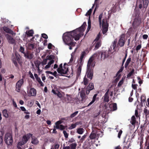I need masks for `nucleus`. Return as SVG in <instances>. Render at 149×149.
I'll use <instances>...</instances> for the list:
<instances>
[{
    "label": "nucleus",
    "mask_w": 149,
    "mask_h": 149,
    "mask_svg": "<svg viewBox=\"0 0 149 149\" xmlns=\"http://www.w3.org/2000/svg\"><path fill=\"white\" fill-rule=\"evenodd\" d=\"M22 146V145H20L19 144L17 143V147L18 148V149H22L21 147Z\"/></svg>",
    "instance_id": "obj_61"
},
{
    "label": "nucleus",
    "mask_w": 149,
    "mask_h": 149,
    "mask_svg": "<svg viewBox=\"0 0 149 149\" xmlns=\"http://www.w3.org/2000/svg\"><path fill=\"white\" fill-rule=\"evenodd\" d=\"M123 79L122 78L121 80H120L119 82L118 83V86H121L123 83Z\"/></svg>",
    "instance_id": "obj_46"
},
{
    "label": "nucleus",
    "mask_w": 149,
    "mask_h": 149,
    "mask_svg": "<svg viewBox=\"0 0 149 149\" xmlns=\"http://www.w3.org/2000/svg\"><path fill=\"white\" fill-rule=\"evenodd\" d=\"M36 67L38 68V72L40 73L41 72V71L40 69L39 66L40 65L41 63L39 61H36L34 63Z\"/></svg>",
    "instance_id": "obj_19"
},
{
    "label": "nucleus",
    "mask_w": 149,
    "mask_h": 149,
    "mask_svg": "<svg viewBox=\"0 0 149 149\" xmlns=\"http://www.w3.org/2000/svg\"><path fill=\"white\" fill-rule=\"evenodd\" d=\"M78 113V111H76L71 115L70 117L72 118L74 117Z\"/></svg>",
    "instance_id": "obj_40"
},
{
    "label": "nucleus",
    "mask_w": 149,
    "mask_h": 149,
    "mask_svg": "<svg viewBox=\"0 0 149 149\" xmlns=\"http://www.w3.org/2000/svg\"><path fill=\"white\" fill-rule=\"evenodd\" d=\"M84 131V129L83 128H79L77 129V132L80 134H83Z\"/></svg>",
    "instance_id": "obj_23"
},
{
    "label": "nucleus",
    "mask_w": 149,
    "mask_h": 149,
    "mask_svg": "<svg viewBox=\"0 0 149 149\" xmlns=\"http://www.w3.org/2000/svg\"><path fill=\"white\" fill-rule=\"evenodd\" d=\"M42 36L43 38L45 39H47L48 38V36L45 33H43L42 34Z\"/></svg>",
    "instance_id": "obj_54"
},
{
    "label": "nucleus",
    "mask_w": 149,
    "mask_h": 149,
    "mask_svg": "<svg viewBox=\"0 0 149 149\" xmlns=\"http://www.w3.org/2000/svg\"><path fill=\"white\" fill-rule=\"evenodd\" d=\"M136 118L134 116H133L131 118L130 123L132 125H134L136 123Z\"/></svg>",
    "instance_id": "obj_25"
},
{
    "label": "nucleus",
    "mask_w": 149,
    "mask_h": 149,
    "mask_svg": "<svg viewBox=\"0 0 149 149\" xmlns=\"http://www.w3.org/2000/svg\"><path fill=\"white\" fill-rule=\"evenodd\" d=\"M39 141L34 136L32 137L31 143L34 145H36L38 143Z\"/></svg>",
    "instance_id": "obj_16"
},
{
    "label": "nucleus",
    "mask_w": 149,
    "mask_h": 149,
    "mask_svg": "<svg viewBox=\"0 0 149 149\" xmlns=\"http://www.w3.org/2000/svg\"><path fill=\"white\" fill-rule=\"evenodd\" d=\"M77 144L76 142L72 143L70 145V149H76Z\"/></svg>",
    "instance_id": "obj_24"
},
{
    "label": "nucleus",
    "mask_w": 149,
    "mask_h": 149,
    "mask_svg": "<svg viewBox=\"0 0 149 149\" xmlns=\"http://www.w3.org/2000/svg\"><path fill=\"white\" fill-rule=\"evenodd\" d=\"M99 20L100 26H102V32L104 34L108 29V24L107 19L103 17L102 14H101L99 17Z\"/></svg>",
    "instance_id": "obj_4"
},
{
    "label": "nucleus",
    "mask_w": 149,
    "mask_h": 149,
    "mask_svg": "<svg viewBox=\"0 0 149 149\" xmlns=\"http://www.w3.org/2000/svg\"><path fill=\"white\" fill-rule=\"evenodd\" d=\"M122 133V131L121 130H120V131L118 133V137L120 138V136Z\"/></svg>",
    "instance_id": "obj_57"
},
{
    "label": "nucleus",
    "mask_w": 149,
    "mask_h": 149,
    "mask_svg": "<svg viewBox=\"0 0 149 149\" xmlns=\"http://www.w3.org/2000/svg\"><path fill=\"white\" fill-rule=\"evenodd\" d=\"M23 79H22L19 80L16 83V90L17 92H20L21 87L23 84Z\"/></svg>",
    "instance_id": "obj_8"
},
{
    "label": "nucleus",
    "mask_w": 149,
    "mask_h": 149,
    "mask_svg": "<svg viewBox=\"0 0 149 149\" xmlns=\"http://www.w3.org/2000/svg\"><path fill=\"white\" fill-rule=\"evenodd\" d=\"M81 66H80L78 67V68L77 69V74H78V75H79L80 74V73L81 72Z\"/></svg>",
    "instance_id": "obj_41"
},
{
    "label": "nucleus",
    "mask_w": 149,
    "mask_h": 149,
    "mask_svg": "<svg viewBox=\"0 0 149 149\" xmlns=\"http://www.w3.org/2000/svg\"><path fill=\"white\" fill-rule=\"evenodd\" d=\"M31 136L32 134L30 133H29L24 135L22 137L21 141L18 143L20 145H23L27 142Z\"/></svg>",
    "instance_id": "obj_6"
},
{
    "label": "nucleus",
    "mask_w": 149,
    "mask_h": 149,
    "mask_svg": "<svg viewBox=\"0 0 149 149\" xmlns=\"http://www.w3.org/2000/svg\"><path fill=\"white\" fill-rule=\"evenodd\" d=\"M54 56L52 55L47 56L46 59H44L42 63L43 66L42 68L45 70L48 69L51 65L54 63Z\"/></svg>",
    "instance_id": "obj_3"
},
{
    "label": "nucleus",
    "mask_w": 149,
    "mask_h": 149,
    "mask_svg": "<svg viewBox=\"0 0 149 149\" xmlns=\"http://www.w3.org/2000/svg\"><path fill=\"white\" fill-rule=\"evenodd\" d=\"M66 95L67 96V99L68 100V101H70L71 99V96L70 95Z\"/></svg>",
    "instance_id": "obj_53"
},
{
    "label": "nucleus",
    "mask_w": 149,
    "mask_h": 149,
    "mask_svg": "<svg viewBox=\"0 0 149 149\" xmlns=\"http://www.w3.org/2000/svg\"><path fill=\"white\" fill-rule=\"evenodd\" d=\"M62 123V121L61 120H59L56 122L55 123V127L56 129H58L59 126L60 125V124Z\"/></svg>",
    "instance_id": "obj_27"
},
{
    "label": "nucleus",
    "mask_w": 149,
    "mask_h": 149,
    "mask_svg": "<svg viewBox=\"0 0 149 149\" xmlns=\"http://www.w3.org/2000/svg\"><path fill=\"white\" fill-rule=\"evenodd\" d=\"M58 72L61 74H66L68 71V65L66 63H64L63 67H62V64H60L59 67L57 70Z\"/></svg>",
    "instance_id": "obj_5"
},
{
    "label": "nucleus",
    "mask_w": 149,
    "mask_h": 149,
    "mask_svg": "<svg viewBox=\"0 0 149 149\" xmlns=\"http://www.w3.org/2000/svg\"><path fill=\"white\" fill-rule=\"evenodd\" d=\"M125 37L124 34H122L120 37V39L118 43V45L121 47L123 46L125 43Z\"/></svg>",
    "instance_id": "obj_11"
},
{
    "label": "nucleus",
    "mask_w": 149,
    "mask_h": 149,
    "mask_svg": "<svg viewBox=\"0 0 149 149\" xmlns=\"http://www.w3.org/2000/svg\"><path fill=\"white\" fill-rule=\"evenodd\" d=\"M130 61H131V58H129L127 60L125 64V67H127V66L128 65L129 63H130Z\"/></svg>",
    "instance_id": "obj_38"
},
{
    "label": "nucleus",
    "mask_w": 149,
    "mask_h": 149,
    "mask_svg": "<svg viewBox=\"0 0 149 149\" xmlns=\"http://www.w3.org/2000/svg\"><path fill=\"white\" fill-rule=\"evenodd\" d=\"M47 47L49 49H51L54 47V46L51 43H49Z\"/></svg>",
    "instance_id": "obj_43"
},
{
    "label": "nucleus",
    "mask_w": 149,
    "mask_h": 149,
    "mask_svg": "<svg viewBox=\"0 0 149 149\" xmlns=\"http://www.w3.org/2000/svg\"><path fill=\"white\" fill-rule=\"evenodd\" d=\"M109 90H108L103 96L104 102H108L109 101Z\"/></svg>",
    "instance_id": "obj_14"
},
{
    "label": "nucleus",
    "mask_w": 149,
    "mask_h": 149,
    "mask_svg": "<svg viewBox=\"0 0 149 149\" xmlns=\"http://www.w3.org/2000/svg\"><path fill=\"white\" fill-rule=\"evenodd\" d=\"M97 137L96 133L94 132H93L91 134L89 137L91 139H95Z\"/></svg>",
    "instance_id": "obj_22"
},
{
    "label": "nucleus",
    "mask_w": 149,
    "mask_h": 149,
    "mask_svg": "<svg viewBox=\"0 0 149 149\" xmlns=\"http://www.w3.org/2000/svg\"><path fill=\"white\" fill-rule=\"evenodd\" d=\"M134 72V70L132 69V71L130 72L127 75V77H130L132 74H133V73Z\"/></svg>",
    "instance_id": "obj_45"
},
{
    "label": "nucleus",
    "mask_w": 149,
    "mask_h": 149,
    "mask_svg": "<svg viewBox=\"0 0 149 149\" xmlns=\"http://www.w3.org/2000/svg\"><path fill=\"white\" fill-rule=\"evenodd\" d=\"M64 129H65V127L64 126H63L62 125H60V126H59L58 128V129H60L61 130H63Z\"/></svg>",
    "instance_id": "obj_55"
},
{
    "label": "nucleus",
    "mask_w": 149,
    "mask_h": 149,
    "mask_svg": "<svg viewBox=\"0 0 149 149\" xmlns=\"http://www.w3.org/2000/svg\"><path fill=\"white\" fill-rule=\"evenodd\" d=\"M34 45L33 44H29L27 46V48L29 49H31L34 47Z\"/></svg>",
    "instance_id": "obj_34"
},
{
    "label": "nucleus",
    "mask_w": 149,
    "mask_h": 149,
    "mask_svg": "<svg viewBox=\"0 0 149 149\" xmlns=\"http://www.w3.org/2000/svg\"><path fill=\"white\" fill-rule=\"evenodd\" d=\"M28 95L29 96H34L36 95V91L33 88H31L27 91Z\"/></svg>",
    "instance_id": "obj_12"
},
{
    "label": "nucleus",
    "mask_w": 149,
    "mask_h": 149,
    "mask_svg": "<svg viewBox=\"0 0 149 149\" xmlns=\"http://www.w3.org/2000/svg\"><path fill=\"white\" fill-rule=\"evenodd\" d=\"M5 140L6 143L8 145H11L13 142L12 136L10 133L6 134L5 137Z\"/></svg>",
    "instance_id": "obj_7"
},
{
    "label": "nucleus",
    "mask_w": 149,
    "mask_h": 149,
    "mask_svg": "<svg viewBox=\"0 0 149 149\" xmlns=\"http://www.w3.org/2000/svg\"><path fill=\"white\" fill-rule=\"evenodd\" d=\"M111 106H113V108L112 109H108V108H107V109L109 111H114L116 110L117 109V105L116 104L113 103L111 105Z\"/></svg>",
    "instance_id": "obj_21"
},
{
    "label": "nucleus",
    "mask_w": 149,
    "mask_h": 149,
    "mask_svg": "<svg viewBox=\"0 0 149 149\" xmlns=\"http://www.w3.org/2000/svg\"><path fill=\"white\" fill-rule=\"evenodd\" d=\"M57 93L56 95L57 96L60 98H61L62 97V94L58 91H56Z\"/></svg>",
    "instance_id": "obj_50"
},
{
    "label": "nucleus",
    "mask_w": 149,
    "mask_h": 149,
    "mask_svg": "<svg viewBox=\"0 0 149 149\" xmlns=\"http://www.w3.org/2000/svg\"><path fill=\"white\" fill-rule=\"evenodd\" d=\"M78 124L77 123H76L75 124H71V125L69 127V129L70 130H71L75 128L77 125Z\"/></svg>",
    "instance_id": "obj_31"
},
{
    "label": "nucleus",
    "mask_w": 149,
    "mask_h": 149,
    "mask_svg": "<svg viewBox=\"0 0 149 149\" xmlns=\"http://www.w3.org/2000/svg\"><path fill=\"white\" fill-rule=\"evenodd\" d=\"M141 48V46L140 45H138L136 48V50L138 51Z\"/></svg>",
    "instance_id": "obj_59"
},
{
    "label": "nucleus",
    "mask_w": 149,
    "mask_h": 149,
    "mask_svg": "<svg viewBox=\"0 0 149 149\" xmlns=\"http://www.w3.org/2000/svg\"><path fill=\"white\" fill-rule=\"evenodd\" d=\"M15 56L16 60L17 61H19V55H18L17 54H16Z\"/></svg>",
    "instance_id": "obj_56"
},
{
    "label": "nucleus",
    "mask_w": 149,
    "mask_h": 149,
    "mask_svg": "<svg viewBox=\"0 0 149 149\" xmlns=\"http://www.w3.org/2000/svg\"><path fill=\"white\" fill-rule=\"evenodd\" d=\"M24 48L23 47H22L21 46L20 47V48L19 49V51L23 53L24 54H24H25L26 53H24Z\"/></svg>",
    "instance_id": "obj_39"
},
{
    "label": "nucleus",
    "mask_w": 149,
    "mask_h": 149,
    "mask_svg": "<svg viewBox=\"0 0 149 149\" xmlns=\"http://www.w3.org/2000/svg\"><path fill=\"white\" fill-rule=\"evenodd\" d=\"M25 57L31 59L33 56V54L30 53H27L24 54Z\"/></svg>",
    "instance_id": "obj_20"
},
{
    "label": "nucleus",
    "mask_w": 149,
    "mask_h": 149,
    "mask_svg": "<svg viewBox=\"0 0 149 149\" xmlns=\"http://www.w3.org/2000/svg\"><path fill=\"white\" fill-rule=\"evenodd\" d=\"M29 75L30 77L33 79V80H34L35 79L33 75V74L31 73V72H29Z\"/></svg>",
    "instance_id": "obj_47"
},
{
    "label": "nucleus",
    "mask_w": 149,
    "mask_h": 149,
    "mask_svg": "<svg viewBox=\"0 0 149 149\" xmlns=\"http://www.w3.org/2000/svg\"><path fill=\"white\" fill-rule=\"evenodd\" d=\"M2 114L3 116L6 118H8L9 117V115L8 113V111L4 109L2 111Z\"/></svg>",
    "instance_id": "obj_18"
},
{
    "label": "nucleus",
    "mask_w": 149,
    "mask_h": 149,
    "mask_svg": "<svg viewBox=\"0 0 149 149\" xmlns=\"http://www.w3.org/2000/svg\"><path fill=\"white\" fill-rule=\"evenodd\" d=\"M92 12V10L90 9L85 14L86 16H88L89 19L88 21V27L87 29V32L89 30L91 27V22L90 19V15Z\"/></svg>",
    "instance_id": "obj_9"
},
{
    "label": "nucleus",
    "mask_w": 149,
    "mask_h": 149,
    "mask_svg": "<svg viewBox=\"0 0 149 149\" xmlns=\"http://www.w3.org/2000/svg\"><path fill=\"white\" fill-rule=\"evenodd\" d=\"M137 85L132 84V87L133 89L136 90L137 89Z\"/></svg>",
    "instance_id": "obj_52"
},
{
    "label": "nucleus",
    "mask_w": 149,
    "mask_h": 149,
    "mask_svg": "<svg viewBox=\"0 0 149 149\" xmlns=\"http://www.w3.org/2000/svg\"><path fill=\"white\" fill-rule=\"evenodd\" d=\"M97 53L93 54L89 58L87 64V70L86 74L88 78L90 80L92 79L93 76V71L91 70V68L95 66V63L93 61L94 58L97 56Z\"/></svg>",
    "instance_id": "obj_2"
},
{
    "label": "nucleus",
    "mask_w": 149,
    "mask_h": 149,
    "mask_svg": "<svg viewBox=\"0 0 149 149\" xmlns=\"http://www.w3.org/2000/svg\"><path fill=\"white\" fill-rule=\"evenodd\" d=\"M34 103V101L33 100H31L28 102L29 105L30 106H32Z\"/></svg>",
    "instance_id": "obj_48"
},
{
    "label": "nucleus",
    "mask_w": 149,
    "mask_h": 149,
    "mask_svg": "<svg viewBox=\"0 0 149 149\" xmlns=\"http://www.w3.org/2000/svg\"><path fill=\"white\" fill-rule=\"evenodd\" d=\"M85 55V53L84 52H83L81 53V56L79 60V61L81 63V62L84 56Z\"/></svg>",
    "instance_id": "obj_33"
},
{
    "label": "nucleus",
    "mask_w": 149,
    "mask_h": 149,
    "mask_svg": "<svg viewBox=\"0 0 149 149\" xmlns=\"http://www.w3.org/2000/svg\"><path fill=\"white\" fill-rule=\"evenodd\" d=\"M34 76L38 82L39 83L40 85L42 86H43L44 85V84L42 82L40 78L38 77V75L36 74H34Z\"/></svg>",
    "instance_id": "obj_15"
},
{
    "label": "nucleus",
    "mask_w": 149,
    "mask_h": 149,
    "mask_svg": "<svg viewBox=\"0 0 149 149\" xmlns=\"http://www.w3.org/2000/svg\"><path fill=\"white\" fill-rule=\"evenodd\" d=\"M6 36L9 43L14 45L15 44V40L11 36L8 34L6 35Z\"/></svg>",
    "instance_id": "obj_13"
},
{
    "label": "nucleus",
    "mask_w": 149,
    "mask_h": 149,
    "mask_svg": "<svg viewBox=\"0 0 149 149\" xmlns=\"http://www.w3.org/2000/svg\"><path fill=\"white\" fill-rule=\"evenodd\" d=\"M82 83H83L85 85H86L88 83V79H86V78L85 77L84 78V81Z\"/></svg>",
    "instance_id": "obj_37"
},
{
    "label": "nucleus",
    "mask_w": 149,
    "mask_h": 149,
    "mask_svg": "<svg viewBox=\"0 0 149 149\" xmlns=\"http://www.w3.org/2000/svg\"><path fill=\"white\" fill-rule=\"evenodd\" d=\"M97 95V94H95L93 96L92 101L88 104V106H89L92 104L95 101Z\"/></svg>",
    "instance_id": "obj_26"
},
{
    "label": "nucleus",
    "mask_w": 149,
    "mask_h": 149,
    "mask_svg": "<svg viewBox=\"0 0 149 149\" xmlns=\"http://www.w3.org/2000/svg\"><path fill=\"white\" fill-rule=\"evenodd\" d=\"M70 147L69 146H63V149H70Z\"/></svg>",
    "instance_id": "obj_62"
},
{
    "label": "nucleus",
    "mask_w": 149,
    "mask_h": 149,
    "mask_svg": "<svg viewBox=\"0 0 149 149\" xmlns=\"http://www.w3.org/2000/svg\"><path fill=\"white\" fill-rule=\"evenodd\" d=\"M86 23L83 24L79 28L70 32H68L63 34V39L65 43L69 46V49L71 50L72 47L74 46L75 43L73 41V38L75 40H78L81 36L83 35V32Z\"/></svg>",
    "instance_id": "obj_1"
},
{
    "label": "nucleus",
    "mask_w": 149,
    "mask_h": 149,
    "mask_svg": "<svg viewBox=\"0 0 149 149\" xmlns=\"http://www.w3.org/2000/svg\"><path fill=\"white\" fill-rule=\"evenodd\" d=\"M143 4L145 6H147L148 3V0H143Z\"/></svg>",
    "instance_id": "obj_36"
},
{
    "label": "nucleus",
    "mask_w": 149,
    "mask_h": 149,
    "mask_svg": "<svg viewBox=\"0 0 149 149\" xmlns=\"http://www.w3.org/2000/svg\"><path fill=\"white\" fill-rule=\"evenodd\" d=\"M109 53L107 51H103L101 53L100 60L101 61L104 60L109 56Z\"/></svg>",
    "instance_id": "obj_10"
},
{
    "label": "nucleus",
    "mask_w": 149,
    "mask_h": 149,
    "mask_svg": "<svg viewBox=\"0 0 149 149\" xmlns=\"http://www.w3.org/2000/svg\"><path fill=\"white\" fill-rule=\"evenodd\" d=\"M116 43L117 40H115L113 42V44L112 45V47L113 48V49H114V48L116 47Z\"/></svg>",
    "instance_id": "obj_44"
},
{
    "label": "nucleus",
    "mask_w": 149,
    "mask_h": 149,
    "mask_svg": "<svg viewBox=\"0 0 149 149\" xmlns=\"http://www.w3.org/2000/svg\"><path fill=\"white\" fill-rule=\"evenodd\" d=\"M56 91H57V90H54L52 89V92L54 94L56 95L57 93V92Z\"/></svg>",
    "instance_id": "obj_64"
},
{
    "label": "nucleus",
    "mask_w": 149,
    "mask_h": 149,
    "mask_svg": "<svg viewBox=\"0 0 149 149\" xmlns=\"http://www.w3.org/2000/svg\"><path fill=\"white\" fill-rule=\"evenodd\" d=\"M59 146L58 144H55L52 147L54 149H58L59 148Z\"/></svg>",
    "instance_id": "obj_42"
},
{
    "label": "nucleus",
    "mask_w": 149,
    "mask_h": 149,
    "mask_svg": "<svg viewBox=\"0 0 149 149\" xmlns=\"http://www.w3.org/2000/svg\"><path fill=\"white\" fill-rule=\"evenodd\" d=\"M148 37V35H146V34L144 35L143 36V39H147V38Z\"/></svg>",
    "instance_id": "obj_58"
},
{
    "label": "nucleus",
    "mask_w": 149,
    "mask_h": 149,
    "mask_svg": "<svg viewBox=\"0 0 149 149\" xmlns=\"http://www.w3.org/2000/svg\"><path fill=\"white\" fill-rule=\"evenodd\" d=\"M80 96L82 99L85 98L86 97L85 94L84 93V91L82 90L80 92Z\"/></svg>",
    "instance_id": "obj_28"
},
{
    "label": "nucleus",
    "mask_w": 149,
    "mask_h": 149,
    "mask_svg": "<svg viewBox=\"0 0 149 149\" xmlns=\"http://www.w3.org/2000/svg\"><path fill=\"white\" fill-rule=\"evenodd\" d=\"M63 132L65 137L66 138H67L68 136V133L65 131H64Z\"/></svg>",
    "instance_id": "obj_51"
},
{
    "label": "nucleus",
    "mask_w": 149,
    "mask_h": 149,
    "mask_svg": "<svg viewBox=\"0 0 149 149\" xmlns=\"http://www.w3.org/2000/svg\"><path fill=\"white\" fill-rule=\"evenodd\" d=\"M94 88V85L92 83H90L87 88L88 89L91 90L93 89Z\"/></svg>",
    "instance_id": "obj_29"
},
{
    "label": "nucleus",
    "mask_w": 149,
    "mask_h": 149,
    "mask_svg": "<svg viewBox=\"0 0 149 149\" xmlns=\"http://www.w3.org/2000/svg\"><path fill=\"white\" fill-rule=\"evenodd\" d=\"M26 34L27 35L29 36H32L33 33V31L32 30H30L29 31L27 32L26 31Z\"/></svg>",
    "instance_id": "obj_30"
},
{
    "label": "nucleus",
    "mask_w": 149,
    "mask_h": 149,
    "mask_svg": "<svg viewBox=\"0 0 149 149\" xmlns=\"http://www.w3.org/2000/svg\"><path fill=\"white\" fill-rule=\"evenodd\" d=\"M100 33H99L97 35V36L96 37V39H95V41L96 40L97 41L100 38Z\"/></svg>",
    "instance_id": "obj_60"
},
{
    "label": "nucleus",
    "mask_w": 149,
    "mask_h": 149,
    "mask_svg": "<svg viewBox=\"0 0 149 149\" xmlns=\"http://www.w3.org/2000/svg\"><path fill=\"white\" fill-rule=\"evenodd\" d=\"M3 29L7 33H10L12 35L15 34L13 31L6 27H3Z\"/></svg>",
    "instance_id": "obj_17"
},
{
    "label": "nucleus",
    "mask_w": 149,
    "mask_h": 149,
    "mask_svg": "<svg viewBox=\"0 0 149 149\" xmlns=\"http://www.w3.org/2000/svg\"><path fill=\"white\" fill-rule=\"evenodd\" d=\"M101 45L100 42H97L95 44V49L96 50Z\"/></svg>",
    "instance_id": "obj_32"
},
{
    "label": "nucleus",
    "mask_w": 149,
    "mask_h": 149,
    "mask_svg": "<svg viewBox=\"0 0 149 149\" xmlns=\"http://www.w3.org/2000/svg\"><path fill=\"white\" fill-rule=\"evenodd\" d=\"M86 135H83L80 139V141L81 142H82L84 140V139L86 138Z\"/></svg>",
    "instance_id": "obj_49"
},
{
    "label": "nucleus",
    "mask_w": 149,
    "mask_h": 149,
    "mask_svg": "<svg viewBox=\"0 0 149 149\" xmlns=\"http://www.w3.org/2000/svg\"><path fill=\"white\" fill-rule=\"evenodd\" d=\"M68 143H74L75 142V141L73 138L70 139L68 141Z\"/></svg>",
    "instance_id": "obj_35"
},
{
    "label": "nucleus",
    "mask_w": 149,
    "mask_h": 149,
    "mask_svg": "<svg viewBox=\"0 0 149 149\" xmlns=\"http://www.w3.org/2000/svg\"><path fill=\"white\" fill-rule=\"evenodd\" d=\"M13 105L15 107H17V105L16 104L15 102L13 100Z\"/></svg>",
    "instance_id": "obj_63"
}]
</instances>
